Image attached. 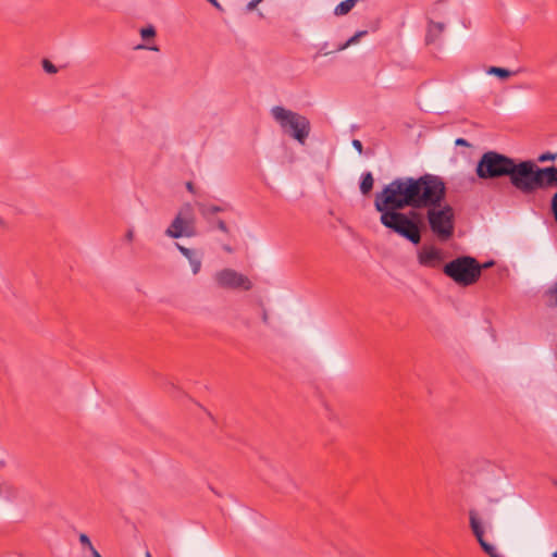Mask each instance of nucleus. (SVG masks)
<instances>
[{
    "mask_svg": "<svg viewBox=\"0 0 557 557\" xmlns=\"http://www.w3.org/2000/svg\"><path fill=\"white\" fill-rule=\"evenodd\" d=\"M488 74L495 75L502 79L508 78L511 75V72L504 67L491 66L487 70Z\"/></svg>",
    "mask_w": 557,
    "mask_h": 557,
    "instance_id": "f3484780",
    "label": "nucleus"
},
{
    "mask_svg": "<svg viewBox=\"0 0 557 557\" xmlns=\"http://www.w3.org/2000/svg\"><path fill=\"white\" fill-rule=\"evenodd\" d=\"M165 235L171 238L193 237L196 235V215L190 203H184L177 211Z\"/></svg>",
    "mask_w": 557,
    "mask_h": 557,
    "instance_id": "0eeeda50",
    "label": "nucleus"
},
{
    "mask_svg": "<svg viewBox=\"0 0 557 557\" xmlns=\"http://www.w3.org/2000/svg\"><path fill=\"white\" fill-rule=\"evenodd\" d=\"M455 145L456 146H462V147H469L470 146L468 140L465 139V138H457L456 141H455Z\"/></svg>",
    "mask_w": 557,
    "mask_h": 557,
    "instance_id": "c85d7f7f",
    "label": "nucleus"
},
{
    "mask_svg": "<svg viewBox=\"0 0 557 557\" xmlns=\"http://www.w3.org/2000/svg\"><path fill=\"white\" fill-rule=\"evenodd\" d=\"M373 176L370 172L363 173L360 182V191L368 195L373 188Z\"/></svg>",
    "mask_w": 557,
    "mask_h": 557,
    "instance_id": "2eb2a0df",
    "label": "nucleus"
},
{
    "mask_svg": "<svg viewBox=\"0 0 557 557\" xmlns=\"http://www.w3.org/2000/svg\"><path fill=\"white\" fill-rule=\"evenodd\" d=\"M442 202L429 206L426 218L431 231L441 239L447 240L454 234V210L449 205L441 207Z\"/></svg>",
    "mask_w": 557,
    "mask_h": 557,
    "instance_id": "423d86ee",
    "label": "nucleus"
},
{
    "mask_svg": "<svg viewBox=\"0 0 557 557\" xmlns=\"http://www.w3.org/2000/svg\"><path fill=\"white\" fill-rule=\"evenodd\" d=\"M7 226L8 225H7L5 221L0 216V227L1 228H7Z\"/></svg>",
    "mask_w": 557,
    "mask_h": 557,
    "instance_id": "72a5a7b5",
    "label": "nucleus"
},
{
    "mask_svg": "<svg viewBox=\"0 0 557 557\" xmlns=\"http://www.w3.org/2000/svg\"><path fill=\"white\" fill-rule=\"evenodd\" d=\"M175 246L178 249V251L189 261L193 269V273L197 274L201 268V259L197 257L196 252L193 249L186 248L178 243H176Z\"/></svg>",
    "mask_w": 557,
    "mask_h": 557,
    "instance_id": "f8f14e48",
    "label": "nucleus"
},
{
    "mask_svg": "<svg viewBox=\"0 0 557 557\" xmlns=\"http://www.w3.org/2000/svg\"><path fill=\"white\" fill-rule=\"evenodd\" d=\"M197 207H198V210H199L201 216L208 223H213L214 214H216L219 212H225V211L231 210L230 205L216 206V205H207V203L199 202V203H197Z\"/></svg>",
    "mask_w": 557,
    "mask_h": 557,
    "instance_id": "9b49d317",
    "label": "nucleus"
},
{
    "mask_svg": "<svg viewBox=\"0 0 557 557\" xmlns=\"http://www.w3.org/2000/svg\"><path fill=\"white\" fill-rule=\"evenodd\" d=\"M359 0H345L337 4L334 9V14L337 16L346 15L349 13Z\"/></svg>",
    "mask_w": 557,
    "mask_h": 557,
    "instance_id": "4468645a",
    "label": "nucleus"
},
{
    "mask_svg": "<svg viewBox=\"0 0 557 557\" xmlns=\"http://www.w3.org/2000/svg\"><path fill=\"white\" fill-rule=\"evenodd\" d=\"M42 67L49 74H55L58 72L57 66L47 59L42 61Z\"/></svg>",
    "mask_w": 557,
    "mask_h": 557,
    "instance_id": "5701e85b",
    "label": "nucleus"
},
{
    "mask_svg": "<svg viewBox=\"0 0 557 557\" xmlns=\"http://www.w3.org/2000/svg\"><path fill=\"white\" fill-rule=\"evenodd\" d=\"M557 187V168L546 166L545 189Z\"/></svg>",
    "mask_w": 557,
    "mask_h": 557,
    "instance_id": "dca6fc26",
    "label": "nucleus"
},
{
    "mask_svg": "<svg viewBox=\"0 0 557 557\" xmlns=\"http://www.w3.org/2000/svg\"><path fill=\"white\" fill-rule=\"evenodd\" d=\"M186 188H187L188 191L195 193V187H194V184L191 182H187L186 183Z\"/></svg>",
    "mask_w": 557,
    "mask_h": 557,
    "instance_id": "473e14b6",
    "label": "nucleus"
},
{
    "mask_svg": "<svg viewBox=\"0 0 557 557\" xmlns=\"http://www.w3.org/2000/svg\"><path fill=\"white\" fill-rule=\"evenodd\" d=\"M125 238H126V240L132 242L134 239V231L133 230H128L126 235H125Z\"/></svg>",
    "mask_w": 557,
    "mask_h": 557,
    "instance_id": "c756f323",
    "label": "nucleus"
},
{
    "mask_svg": "<svg viewBox=\"0 0 557 557\" xmlns=\"http://www.w3.org/2000/svg\"><path fill=\"white\" fill-rule=\"evenodd\" d=\"M352 146H354V148H355L359 153H362V151H363V146H362V143H361L359 139H354V140H352Z\"/></svg>",
    "mask_w": 557,
    "mask_h": 557,
    "instance_id": "bb28decb",
    "label": "nucleus"
},
{
    "mask_svg": "<svg viewBox=\"0 0 557 557\" xmlns=\"http://www.w3.org/2000/svg\"><path fill=\"white\" fill-rule=\"evenodd\" d=\"M135 49L137 50H143V49H146V50H151V51H159V47L153 45V46H148V45H138Z\"/></svg>",
    "mask_w": 557,
    "mask_h": 557,
    "instance_id": "a878e982",
    "label": "nucleus"
},
{
    "mask_svg": "<svg viewBox=\"0 0 557 557\" xmlns=\"http://www.w3.org/2000/svg\"><path fill=\"white\" fill-rule=\"evenodd\" d=\"M418 259L421 265L434 268L441 260V253L435 247H423Z\"/></svg>",
    "mask_w": 557,
    "mask_h": 557,
    "instance_id": "9d476101",
    "label": "nucleus"
},
{
    "mask_svg": "<svg viewBox=\"0 0 557 557\" xmlns=\"http://www.w3.org/2000/svg\"><path fill=\"white\" fill-rule=\"evenodd\" d=\"M512 158L500 152L488 150L479 159L475 174L480 180L508 177Z\"/></svg>",
    "mask_w": 557,
    "mask_h": 557,
    "instance_id": "39448f33",
    "label": "nucleus"
},
{
    "mask_svg": "<svg viewBox=\"0 0 557 557\" xmlns=\"http://www.w3.org/2000/svg\"><path fill=\"white\" fill-rule=\"evenodd\" d=\"M146 557H152L149 552H146Z\"/></svg>",
    "mask_w": 557,
    "mask_h": 557,
    "instance_id": "e433bc0d",
    "label": "nucleus"
},
{
    "mask_svg": "<svg viewBox=\"0 0 557 557\" xmlns=\"http://www.w3.org/2000/svg\"><path fill=\"white\" fill-rule=\"evenodd\" d=\"M492 264H493V261H490V262L482 264L481 267H482V269H486V268L491 267Z\"/></svg>",
    "mask_w": 557,
    "mask_h": 557,
    "instance_id": "f704fd0d",
    "label": "nucleus"
},
{
    "mask_svg": "<svg viewBox=\"0 0 557 557\" xmlns=\"http://www.w3.org/2000/svg\"><path fill=\"white\" fill-rule=\"evenodd\" d=\"M140 36L144 40L153 38L156 36V28L152 25L144 27L140 29Z\"/></svg>",
    "mask_w": 557,
    "mask_h": 557,
    "instance_id": "412c9836",
    "label": "nucleus"
},
{
    "mask_svg": "<svg viewBox=\"0 0 557 557\" xmlns=\"http://www.w3.org/2000/svg\"><path fill=\"white\" fill-rule=\"evenodd\" d=\"M271 115L283 133L300 145L306 144L311 132V124L308 117L281 106L273 107Z\"/></svg>",
    "mask_w": 557,
    "mask_h": 557,
    "instance_id": "7ed1b4c3",
    "label": "nucleus"
},
{
    "mask_svg": "<svg viewBox=\"0 0 557 557\" xmlns=\"http://www.w3.org/2000/svg\"><path fill=\"white\" fill-rule=\"evenodd\" d=\"M546 296L549 299L548 305L550 307H557V281L556 284L546 292Z\"/></svg>",
    "mask_w": 557,
    "mask_h": 557,
    "instance_id": "aec40b11",
    "label": "nucleus"
},
{
    "mask_svg": "<svg viewBox=\"0 0 557 557\" xmlns=\"http://www.w3.org/2000/svg\"><path fill=\"white\" fill-rule=\"evenodd\" d=\"M508 177L516 189L530 195L545 189L546 168H540L531 160L517 162L512 159Z\"/></svg>",
    "mask_w": 557,
    "mask_h": 557,
    "instance_id": "f03ea898",
    "label": "nucleus"
},
{
    "mask_svg": "<svg viewBox=\"0 0 557 557\" xmlns=\"http://www.w3.org/2000/svg\"><path fill=\"white\" fill-rule=\"evenodd\" d=\"M550 212L554 216V220L557 224V191L553 195L550 199Z\"/></svg>",
    "mask_w": 557,
    "mask_h": 557,
    "instance_id": "393cba45",
    "label": "nucleus"
},
{
    "mask_svg": "<svg viewBox=\"0 0 557 557\" xmlns=\"http://www.w3.org/2000/svg\"><path fill=\"white\" fill-rule=\"evenodd\" d=\"M215 282L223 288H242L249 290L252 287L250 280L233 269H223L215 274Z\"/></svg>",
    "mask_w": 557,
    "mask_h": 557,
    "instance_id": "6e6552de",
    "label": "nucleus"
},
{
    "mask_svg": "<svg viewBox=\"0 0 557 557\" xmlns=\"http://www.w3.org/2000/svg\"><path fill=\"white\" fill-rule=\"evenodd\" d=\"M367 32L366 30H362V32H358L357 34H355L352 37H350L345 44L343 45H339L337 50L338 51H342L344 49H346L347 47H349L350 45L357 42L359 40L360 37H362L363 35H366Z\"/></svg>",
    "mask_w": 557,
    "mask_h": 557,
    "instance_id": "6ab92c4d",
    "label": "nucleus"
},
{
    "mask_svg": "<svg viewBox=\"0 0 557 557\" xmlns=\"http://www.w3.org/2000/svg\"><path fill=\"white\" fill-rule=\"evenodd\" d=\"M443 272L460 286H470L481 276L482 267L469 256L458 257L444 265Z\"/></svg>",
    "mask_w": 557,
    "mask_h": 557,
    "instance_id": "20e7f679",
    "label": "nucleus"
},
{
    "mask_svg": "<svg viewBox=\"0 0 557 557\" xmlns=\"http://www.w3.org/2000/svg\"><path fill=\"white\" fill-rule=\"evenodd\" d=\"M446 186L443 180L433 174H424L418 178L398 177L387 184L381 193H376L374 207L381 212L380 222L413 245L421 242L419 222L420 214L412 210L408 214L400 210L410 207L422 209L435 206L445 199Z\"/></svg>",
    "mask_w": 557,
    "mask_h": 557,
    "instance_id": "f257e3e1",
    "label": "nucleus"
},
{
    "mask_svg": "<svg viewBox=\"0 0 557 557\" xmlns=\"http://www.w3.org/2000/svg\"><path fill=\"white\" fill-rule=\"evenodd\" d=\"M262 321L263 323L268 324L269 323V315H268V312L265 309H263L262 311Z\"/></svg>",
    "mask_w": 557,
    "mask_h": 557,
    "instance_id": "2f4dec72",
    "label": "nucleus"
},
{
    "mask_svg": "<svg viewBox=\"0 0 557 557\" xmlns=\"http://www.w3.org/2000/svg\"><path fill=\"white\" fill-rule=\"evenodd\" d=\"M444 29L445 25L443 23L431 21L425 36V44H434L437 40V38L442 35Z\"/></svg>",
    "mask_w": 557,
    "mask_h": 557,
    "instance_id": "ddd939ff",
    "label": "nucleus"
},
{
    "mask_svg": "<svg viewBox=\"0 0 557 557\" xmlns=\"http://www.w3.org/2000/svg\"><path fill=\"white\" fill-rule=\"evenodd\" d=\"M79 543H81L82 545L86 546V547L90 550V553H91V556H92V557H95V554H96V553H99V552L94 547V545H92V543H91V541H90V539H89V536H88L87 534L82 533V534L79 535Z\"/></svg>",
    "mask_w": 557,
    "mask_h": 557,
    "instance_id": "a211bd4d",
    "label": "nucleus"
},
{
    "mask_svg": "<svg viewBox=\"0 0 557 557\" xmlns=\"http://www.w3.org/2000/svg\"><path fill=\"white\" fill-rule=\"evenodd\" d=\"M262 0H251L250 2H248L247 4V10L248 11H252L257 8V5L261 2Z\"/></svg>",
    "mask_w": 557,
    "mask_h": 557,
    "instance_id": "cd10ccee",
    "label": "nucleus"
},
{
    "mask_svg": "<svg viewBox=\"0 0 557 557\" xmlns=\"http://www.w3.org/2000/svg\"><path fill=\"white\" fill-rule=\"evenodd\" d=\"M224 250L227 252H232V248L230 246H224Z\"/></svg>",
    "mask_w": 557,
    "mask_h": 557,
    "instance_id": "c9c22d12",
    "label": "nucleus"
},
{
    "mask_svg": "<svg viewBox=\"0 0 557 557\" xmlns=\"http://www.w3.org/2000/svg\"><path fill=\"white\" fill-rule=\"evenodd\" d=\"M469 520H470V527L471 530L476 537L480 546L482 549L490 556V557H503L498 554L496 548L485 541L484 539V530L481 520L478 518V515L474 510H471L469 513Z\"/></svg>",
    "mask_w": 557,
    "mask_h": 557,
    "instance_id": "1a4fd4ad",
    "label": "nucleus"
},
{
    "mask_svg": "<svg viewBox=\"0 0 557 557\" xmlns=\"http://www.w3.org/2000/svg\"><path fill=\"white\" fill-rule=\"evenodd\" d=\"M556 158H557V153H552V152L547 151V152L540 154L537 158V161L543 163V162H547V161H554V160H556Z\"/></svg>",
    "mask_w": 557,
    "mask_h": 557,
    "instance_id": "b1692460",
    "label": "nucleus"
},
{
    "mask_svg": "<svg viewBox=\"0 0 557 557\" xmlns=\"http://www.w3.org/2000/svg\"><path fill=\"white\" fill-rule=\"evenodd\" d=\"M209 224L216 226L221 232H223L225 234L230 233V230H228L226 223L221 219L213 218V223H209Z\"/></svg>",
    "mask_w": 557,
    "mask_h": 557,
    "instance_id": "4be33fe9",
    "label": "nucleus"
},
{
    "mask_svg": "<svg viewBox=\"0 0 557 557\" xmlns=\"http://www.w3.org/2000/svg\"><path fill=\"white\" fill-rule=\"evenodd\" d=\"M553 557H557V550L553 554Z\"/></svg>",
    "mask_w": 557,
    "mask_h": 557,
    "instance_id": "4c0bfd02",
    "label": "nucleus"
},
{
    "mask_svg": "<svg viewBox=\"0 0 557 557\" xmlns=\"http://www.w3.org/2000/svg\"><path fill=\"white\" fill-rule=\"evenodd\" d=\"M209 3H211L214 8L219 9V10H222V7L221 4L219 3L218 0H207Z\"/></svg>",
    "mask_w": 557,
    "mask_h": 557,
    "instance_id": "7c9ffc66",
    "label": "nucleus"
}]
</instances>
